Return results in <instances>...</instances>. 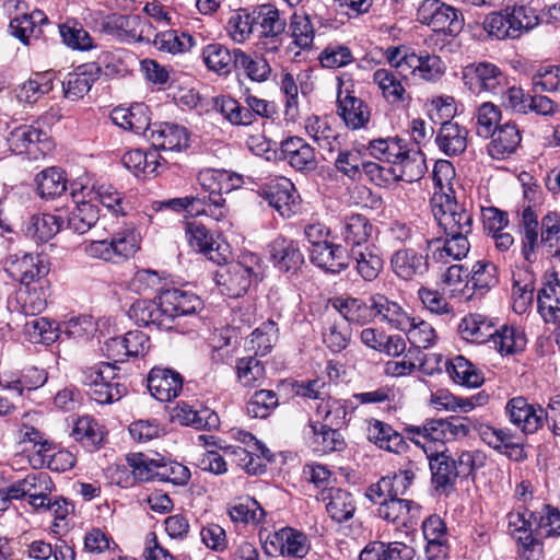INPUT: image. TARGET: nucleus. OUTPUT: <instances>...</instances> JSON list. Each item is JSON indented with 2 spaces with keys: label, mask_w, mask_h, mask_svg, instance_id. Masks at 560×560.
<instances>
[{
  "label": "nucleus",
  "mask_w": 560,
  "mask_h": 560,
  "mask_svg": "<svg viewBox=\"0 0 560 560\" xmlns=\"http://www.w3.org/2000/svg\"><path fill=\"white\" fill-rule=\"evenodd\" d=\"M200 306L201 301L196 294L172 288L163 290L155 300L135 302L129 313L138 325L184 332L182 319L190 317L196 320Z\"/></svg>",
  "instance_id": "1"
},
{
  "label": "nucleus",
  "mask_w": 560,
  "mask_h": 560,
  "mask_svg": "<svg viewBox=\"0 0 560 560\" xmlns=\"http://www.w3.org/2000/svg\"><path fill=\"white\" fill-rule=\"evenodd\" d=\"M432 475V483L436 490L452 489L458 478H468L474 471L485 466L486 456L478 451H460L454 456L448 448L440 443L439 447H424Z\"/></svg>",
  "instance_id": "2"
},
{
  "label": "nucleus",
  "mask_w": 560,
  "mask_h": 560,
  "mask_svg": "<svg viewBox=\"0 0 560 560\" xmlns=\"http://www.w3.org/2000/svg\"><path fill=\"white\" fill-rule=\"evenodd\" d=\"M539 22L535 9L521 4L488 14L483 21V30L497 39H515L535 28Z\"/></svg>",
  "instance_id": "3"
},
{
  "label": "nucleus",
  "mask_w": 560,
  "mask_h": 560,
  "mask_svg": "<svg viewBox=\"0 0 560 560\" xmlns=\"http://www.w3.org/2000/svg\"><path fill=\"white\" fill-rule=\"evenodd\" d=\"M261 271V259L257 254L244 252L236 261L221 267L215 272V281L223 294L240 298L250 288L253 279Z\"/></svg>",
  "instance_id": "4"
},
{
  "label": "nucleus",
  "mask_w": 560,
  "mask_h": 560,
  "mask_svg": "<svg viewBox=\"0 0 560 560\" xmlns=\"http://www.w3.org/2000/svg\"><path fill=\"white\" fill-rule=\"evenodd\" d=\"M431 211L444 234L472 232V214L448 192H433Z\"/></svg>",
  "instance_id": "5"
},
{
  "label": "nucleus",
  "mask_w": 560,
  "mask_h": 560,
  "mask_svg": "<svg viewBox=\"0 0 560 560\" xmlns=\"http://www.w3.org/2000/svg\"><path fill=\"white\" fill-rule=\"evenodd\" d=\"M116 369L113 363L102 362L83 371L82 382L89 387V395L97 404L118 401L126 394L125 386L113 382L117 376Z\"/></svg>",
  "instance_id": "6"
},
{
  "label": "nucleus",
  "mask_w": 560,
  "mask_h": 560,
  "mask_svg": "<svg viewBox=\"0 0 560 560\" xmlns=\"http://www.w3.org/2000/svg\"><path fill=\"white\" fill-rule=\"evenodd\" d=\"M417 20L450 36H456L464 25L462 13L441 0H423L418 7Z\"/></svg>",
  "instance_id": "7"
},
{
  "label": "nucleus",
  "mask_w": 560,
  "mask_h": 560,
  "mask_svg": "<svg viewBox=\"0 0 560 560\" xmlns=\"http://www.w3.org/2000/svg\"><path fill=\"white\" fill-rule=\"evenodd\" d=\"M259 196L283 218H290L299 210L300 196L293 183L287 177H275L259 187Z\"/></svg>",
  "instance_id": "8"
},
{
  "label": "nucleus",
  "mask_w": 560,
  "mask_h": 560,
  "mask_svg": "<svg viewBox=\"0 0 560 560\" xmlns=\"http://www.w3.org/2000/svg\"><path fill=\"white\" fill-rule=\"evenodd\" d=\"M8 143L12 152L26 154L33 160L44 158L52 149V142L47 133L32 125L14 128L8 137Z\"/></svg>",
  "instance_id": "9"
},
{
  "label": "nucleus",
  "mask_w": 560,
  "mask_h": 560,
  "mask_svg": "<svg viewBox=\"0 0 560 560\" xmlns=\"http://www.w3.org/2000/svg\"><path fill=\"white\" fill-rule=\"evenodd\" d=\"M464 84L472 93L500 94L506 85V77L493 63H471L463 70Z\"/></svg>",
  "instance_id": "10"
},
{
  "label": "nucleus",
  "mask_w": 560,
  "mask_h": 560,
  "mask_svg": "<svg viewBox=\"0 0 560 560\" xmlns=\"http://www.w3.org/2000/svg\"><path fill=\"white\" fill-rule=\"evenodd\" d=\"M4 269L9 277L22 285H30L46 280L49 266L40 255L14 254L4 261Z\"/></svg>",
  "instance_id": "11"
},
{
  "label": "nucleus",
  "mask_w": 560,
  "mask_h": 560,
  "mask_svg": "<svg viewBox=\"0 0 560 560\" xmlns=\"http://www.w3.org/2000/svg\"><path fill=\"white\" fill-rule=\"evenodd\" d=\"M102 30L122 42H143L150 39L152 25L136 14H112L102 22Z\"/></svg>",
  "instance_id": "12"
},
{
  "label": "nucleus",
  "mask_w": 560,
  "mask_h": 560,
  "mask_svg": "<svg viewBox=\"0 0 560 560\" xmlns=\"http://www.w3.org/2000/svg\"><path fill=\"white\" fill-rule=\"evenodd\" d=\"M510 422L525 434H534L546 424V415L540 405L529 404L526 398H511L505 405Z\"/></svg>",
  "instance_id": "13"
},
{
  "label": "nucleus",
  "mask_w": 560,
  "mask_h": 560,
  "mask_svg": "<svg viewBox=\"0 0 560 560\" xmlns=\"http://www.w3.org/2000/svg\"><path fill=\"white\" fill-rule=\"evenodd\" d=\"M185 235L189 246L205 255L209 260L219 266L226 262L230 254L228 244H221L213 240L212 235L202 224L196 222L187 223Z\"/></svg>",
  "instance_id": "14"
},
{
  "label": "nucleus",
  "mask_w": 560,
  "mask_h": 560,
  "mask_svg": "<svg viewBox=\"0 0 560 560\" xmlns=\"http://www.w3.org/2000/svg\"><path fill=\"white\" fill-rule=\"evenodd\" d=\"M145 138L156 150L179 152L189 147V133L183 126L173 122H154Z\"/></svg>",
  "instance_id": "15"
},
{
  "label": "nucleus",
  "mask_w": 560,
  "mask_h": 560,
  "mask_svg": "<svg viewBox=\"0 0 560 560\" xmlns=\"http://www.w3.org/2000/svg\"><path fill=\"white\" fill-rule=\"evenodd\" d=\"M517 518L522 522L518 530L537 533L542 537L560 535V512L549 505L539 512L525 510L517 514Z\"/></svg>",
  "instance_id": "16"
},
{
  "label": "nucleus",
  "mask_w": 560,
  "mask_h": 560,
  "mask_svg": "<svg viewBox=\"0 0 560 560\" xmlns=\"http://www.w3.org/2000/svg\"><path fill=\"white\" fill-rule=\"evenodd\" d=\"M538 312L548 324L560 323V278L556 271H547L537 294Z\"/></svg>",
  "instance_id": "17"
},
{
  "label": "nucleus",
  "mask_w": 560,
  "mask_h": 560,
  "mask_svg": "<svg viewBox=\"0 0 560 560\" xmlns=\"http://www.w3.org/2000/svg\"><path fill=\"white\" fill-rule=\"evenodd\" d=\"M183 388L182 375L167 368L155 366L148 375V389L159 401H171Z\"/></svg>",
  "instance_id": "18"
},
{
  "label": "nucleus",
  "mask_w": 560,
  "mask_h": 560,
  "mask_svg": "<svg viewBox=\"0 0 560 560\" xmlns=\"http://www.w3.org/2000/svg\"><path fill=\"white\" fill-rule=\"evenodd\" d=\"M390 267L398 278L411 281L428 271V256L413 248H401L392 255Z\"/></svg>",
  "instance_id": "19"
},
{
  "label": "nucleus",
  "mask_w": 560,
  "mask_h": 560,
  "mask_svg": "<svg viewBox=\"0 0 560 560\" xmlns=\"http://www.w3.org/2000/svg\"><path fill=\"white\" fill-rule=\"evenodd\" d=\"M267 540L272 547V550L267 549L269 553L278 551L282 556L304 558L310 550L306 535L291 527L275 532L268 536Z\"/></svg>",
  "instance_id": "20"
},
{
  "label": "nucleus",
  "mask_w": 560,
  "mask_h": 560,
  "mask_svg": "<svg viewBox=\"0 0 560 560\" xmlns=\"http://www.w3.org/2000/svg\"><path fill=\"white\" fill-rule=\"evenodd\" d=\"M310 259L315 266L332 275L346 270L350 264L347 249L342 245L331 242L312 248Z\"/></svg>",
  "instance_id": "21"
},
{
  "label": "nucleus",
  "mask_w": 560,
  "mask_h": 560,
  "mask_svg": "<svg viewBox=\"0 0 560 560\" xmlns=\"http://www.w3.org/2000/svg\"><path fill=\"white\" fill-rule=\"evenodd\" d=\"M101 67L95 62L79 66L73 72L68 73L62 81L63 94L71 101L83 97L100 79Z\"/></svg>",
  "instance_id": "22"
},
{
  "label": "nucleus",
  "mask_w": 560,
  "mask_h": 560,
  "mask_svg": "<svg viewBox=\"0 0 560 560\" xmlns=\"http://www.w3.org/2000/svg\"><path fill=\"white\" fill-rule=\"evenodd\" d=\"M487 145L492 159L503 160L515 153L522 142V135L514 122H505L495 128Z\"/></svg>",
  "instance_id": "23"
},
{
  "label": "nucleus",
  "mask_w": 560,
  "mask_h": 560,
  "mask_svg": "<svg viewBox=\"0 0 560 560\" xmlns=\"http://www.w3.org/2000/svg\"><path fill=\"white\" fill-rule=\"evenodd\" d=\"M281 152L284 160L296 171L313 172L317 168V159L313 147L300 137H290L282 141Z\"/></svg>",
  "instance_id": "24"
},
{
  "label": "nucleus",
  "mask_w": 560,
  "mask_h": 560,
  "mask_svg": "<svg viewBox=\"0 0 560 560\" xmlns=\"http://www.w3.org/2000/svg\"><path fill=\"white\" fill-rule=\"evenodd\" d=\"M320 500L325 503L329 517L337 523L352 518L357 511L353 495L345 489L326 488L320 492Z\"/></svg>",
  "instance_id": "25"
},
{
  "label": "nucleus",
  "mask_w": 560,
  "mask_h": 560,
  "mask_svg": "<svg viewBox=\"0 0 560 560\" xmlns=\"http://www.w3.org/2000/svg\"><path fill=\"white\" fill-rule=\"evenodd\" d=\"M338 113L347 127L355 130L365 127L370 120L369 106L352 92L339 90L337 96Z\"/></svg>",
  "instance_id": "26"
},
{
  "label": "nucleus",
  "mask_w": 560,
  "mask_h": 560,
  "mask_svg": "<svg viewBox=\"0 0 560 560\" xmlns=\"http://www.w3.org/2000/svg\"><path fill=\"white\" fill-rule=\"evenodd\" d=\"M234 70L248 80L264 83L269 80L272 68L268 60L257 52L248 54L240 48L235 49Z\"/></svg>",
  "instance_id": "27"
},
{
  "label": "nucleus",
  "mask_w": 560,
  "mask_h": 560,
  "mask_svg": "<svg viewBox=\"0 0 560 560\" xmlns=\"http://www.w3.org/2000/svg\"><path fill=\"white\" fill-rule=\"evenodd\" d=\"M445 419H427L421 425H407L404 431L409 440L424 451L425 446L439 447L447 442L445 434Z\"/></svg>",
  "instance_id": "28"
},
{
  "label": "nucleus",
  "mask_w": 560,
  "mask_h": 560,
  "mask_svg": "<svg viewBox=\"0 0 560 560\" xmlns=\"http://www.w3.org/2000/svg\"><path fill=\"white\" fill-rule=\"evenodd\" d=\"M113 122L122 129L135 133L150 132L152 125L148 116V107L142 103H136L130 107H116L112 110Z\"/></svg>",
  "instance_id": "29"
},
{
  "label": "nucleus",
  "mask_w": 560,
  "mask_h": 560,
  "mask_svg": "<svg viewBox=\"0 0 560 560\" xmlns=\"http://www.w3.org/2000/svg\"><path fill=\"white\" fill-rule=\"evenodd\" d=\"M350 255L358 275L365 281L375 280L383 270L382 252L373 244L351 248Z\"/></svg>",
  "instance_id": "30"
},
{
  "label": "nucleus",
  "mask_w": 560,
  "mask_h": 560,
  "mask_svg": "<svg viewBox=\"0 0 560 560\" xmlns=\"http://www.w3.org/2000/svg\"><path fill=\"white\" fill-rule=\"evenodd\" d=\"M269 253L276 267L287 272L298 270L304 262L298 244L283 236H278L270 243Z\"/></svg>",
  "instance_id": "31"
},
{
  "label": "nucleus",
  "mask_w": 560,
  "mask_h": 560,
  "mask_svg": "<svg viewBox=\"0 0 560 560\" xmlns=\"http://www.w3.org/2000/svg\"><path fill=\"white\" fill-rule=\"evenodd\" d=\"M467 140L468 130L452 120L443 121L435 137L436 145L447 156L465 152Z\"/></svg>",
  "instance_id": "32"
},
{
  "label": "nucleus",
  "mask_w": 560,
  "mask_h": 560,
  "mask_svg": "<svg viewBox=\"0 0 560 560\" xmlns=\"http://www.w3.org/2000/svg\"><path fill=\"white\" fill-rule=\"evenodd\" d=\"M377 514L388 523L407 526L411 520L419 516L420 505L411 500L400 498L384 499L378 506Z\"/></svg>",
  "instance_id": "33"
},
{
  "label": "nucleus",
  "mask_w": 560,
  "mask_h": 560,
  "mask_svg": "<svg viewBox=\"0 0 560 560\" xmlns=\"http://www.w3.org/2000/svg\"><path fill=\"white\" fill-rule=\"evenodd\" d=\"M402 78L406 75H399L398 72L385 68H380L373 73V82L381 90L385 101L392 105L410 101L402 84Z\"/></svg>",
  "instance_id": "34"
},
{
  "label": "nucleus",
  "mask_w": 560,
  "mask_h": 560,
  "mask_svg": "<svg viewBox=\"0 0 560 560\" xmlns=\"http://www.w3.org/2000/svg\"><path fill=\"white\" fill-rule=\"evenodd\" d=\"M368 439L380 448L392 453L401 454L408 448V444L401 433L395 431L389 424L372 420L368 429Z\"/></svg>",
  "instance_id": "35"
},
{
  "label": "nucleus",
  "mask_w": 560,
  "mask_h": 560,
  "mask_svg": "<svg viewBox=\"0 0 560 560\" xmlns=\"http://www.w3.org/2000/svg\"><path fill=\"white\" fill-rule=\"evenodd\" d=\"M200 185L209 192L208 197L221 195L243 185V177L228 171L205 170L198 175Z\"/></svg>",
  "instance_id": "36"
},
{
  "label": "nucleus",
  "mask_w": 560,
  "mask_h": 560,
  "mask_svg": "<svg viewBox=\"0 0 560 560\" xmlns=\"http://www.w3.org/2000/svg\"><path fill=\"white\" fill-rule=\"evenodd\" d=\"M79 194L73 192L75 207L70 211L67 218V225L78 234H84L90 231L100 219V210L91 200H80Z\"/></svg>",
  "instance_id": "37"
},
{
  "label": "nucleus",
  "mask_w": 560,
  "mask_h": 560,
  "mask_svg": "<svg viewBox=\"0 0 560 560\" xmlns=\"http://www.w3.org/2000/svg\"><path fill=\"white\" fill-rule=\"evenodd\" d=\"M425 171V159L419 150H408L405 148L401 156L393 164L395 176L407 183L419 180Z\"/></svg>",
  "instance_id": "38"
},
{
  "label": "nucleus",
  "mask_w": 560,
  "mask_h": 560,
  "mask_svg": "<svg viewBox=\"0 0 560 560\" xmlns=\"http://www.w3.org/2000/svg\"><path fill=\"white\" fill-rule=\"evenodd\" d=\"M520 226L523 232L522 238V255L528 262L536 260V249L539 246V234H538V215L529 207H525L521 212Z\"/></svg>",
  "instance_id": "39"
},
{
  "label": "nucleus",
  "mask_w": 560,
  "mask_h": 560,
  "mask_svg": "<svg viewBox=\"0 0 560 560\" xmlns=\"http://www.w3.org/2000/svg\"><path fill=\"white\" fill-rule=\"evenodd\" d=\"M370 302H372L373 315L378 316L392 328L401 330L409 327V315L396 302L389 301L383 294L372 295Z\"/></svg>",
  "instance_id": "40"
},
{
  "label": "nucleus",
  "mask_w": 560,
  "mask_h": 560,
  "mask_svg": "<svg viewBox=\"0 0 560 560\" xmlns=\"http://www.w3.org/2000/svg\"><path fill=\"white\" fill-rule=\"evenodd\" d=\"M495 329L492 322L481 314H469L458 325L462 337L476 343L491 342Z\"/></svg>",
  "instance_id": "41"
},
{
  "label": "nucleus",
  "mask_w": 560,
  "mask_h": 560,
  "mask_svg": "<svg viewBox=\"0 0 560 560\" xmlns=\"http://www.w3.org/2000/svg\"><path fill=\"white\" fill-rule=\"evenodd\" d=\"M81 195L83 198L90 197V200H98L113 215H126L127 202L124 194L118 191L112 185H97L92 188L82 187Z\"/></svg>",
  "instance_id": "42"
},
{
  "label": "nucleus",
  "mask_w": 560,
  "mask_h": 560,
  "mask_svg": "<svg viewBox=\"0 0 560 560\" xmlns=\"http://www.w3.org/2000/svg\"><path fill=\"white\" fill-rule=\"evenodd\" d=\"M201 55L207 68L219 75H228L234 69L235 49L230 50L220 43H211L202 48Z\"/></svg>",
  "instance_id": "43"
},
{
  "label": "nucleus",
  "mask_w": 560,
  "mask_h": 560,
  "mask_svg": "<svg viewBox=\"0 0 560 560\" xmlns=\"http://www.w3.org/2000/svg\"><path fill=\"white\" fill-rule=\"evenodd\" d=\"M373 225L362 214L347 215L340 228V236L351 248L363 246L370 238Z\"/></svg>",
  "instance_id": "44"
},
{
  "label": "nucleus",
  "mask_w": 560,
  "mask_h": 560,
  "mask_svg": "<svg viewBox=\"0 0 560 560\" xmlns=\"http://www.w3.org/2000/svg\"><path fill=\"white\" fill-rule=\"evenodd\" d=\"M174 418L184 425H191L196 429H213L219 424V417L208 408L194 409L186 402H179L174 408Z\"/></svg>",
  "instance_id": "45"
},
{
  "label": "nucleus",
  "mask_w": 560,
  "mask_h": 560,
  "mask_svg": "<svg viewBox=\"0 0 560 560\" xmlns=\"http://www.w3.org/2000/svg\"><path fill=\"white\" fill-rule=\"evenodd\" d=\"M61 223L62 220L58 215L50 213L36 214L26 224L24 233L36 243H46L60 231Z\"/></svg>",
  "instance_id": "46"
},
{
  "label": "nucleus",
  "mask_w": 560,
  "mask_h": 560,
  "mask_svg": "<svg viewBox=\"0 0 560 560\" xmlns=\"http://www.w3.org/2000/svg\"><path fill=\"white\" fill-rule=\"evenodd\" d=\"M331 305L349 323L362 325L373 317L372 302L368 304L358 298H336Z\"/></svg>",
  "instance_id": "47"
},
{
  "label": "nucleus",
  "mask_w": 560,
  "mask_h": 560,
  "mask_svg": "<svg viewBox=\"0 0 560 560\" xmlns=\"http://www.w3.org/2000/svg\"><path fill=\"white\" fill-rule=\"evenodd\" d=\"M18 292V302L21 311L25 315H35L42 313L47 306L48 281L36 282L30 285H23Z\"/></svg>",
  "instance_id": "48"
},
{
  "label": "nucleus",
  "mask_w": 560,
  "mask_h": 560,
  "mask_svg": "<svg viewBox=\"0 0 560 560\" xmlns=\"http://www.w3.org/2000/svg\"><path fill=\"white\" fill-rule=\"evenodd\" d=\"M493 348L502 355L516 354L522 352L527 343L524 331L514 326L504 325L491 339Z\"/></svg>",
  "instance_id": "49"
},
{
  "label": "nucleus",
  "mask_w": 560,
  "mask_h": 560,
  "mask_svg": "<svg viewBox=\"0 0 560 560\" xmlns=\"http://www.w3.org/2000/svg\"><path fill=\"white\" fill-rule=\"evenodd\" d=\"M446 371L455 383L463 386L478 387L485 381L483 374L462 355L452 359L446 366Z\"/></svg>",
  "instance_id": "50"
},
{
  "label": "nucleus",
  "mask_w": 560,
  "mask_h": 560,
  "mask_svg": "<svg viewBox=\"0 0 560 560\" xmlns=\"http://www.w3.org/2000/svg\"><path fill=\"white\" fill-rule=\"evenodd\" d=\"M214 108L233 126H248L254 122V114L247 105H242L231 96L215 97Z\"/></svg>",
  "instance_id": "51"
},
{
  "label": "nucleus",
  "mask_w": 560,
  "mask_h": 560,
  "mask_svg": "<svg viewBox=\"0 0 560 560\" xmlns=\"http://www.w3.org/2000/svg\"><path fill=\"white\" fill-rule=\"evenodd\" d=\"M153 45L160 51L175 55L189 51L196 45V39L189 33L168 30L156 34Z\"/></svg>",
  "instance_id": "52"
},
{
  "label": "nucleus",
  "mask_w": 560,
  "mask_h": 560,
  "mask_svg": "<svg viewBox=\"0 0 560 560\" xmlns=\"http://www.w3.org/2000/svg\"><path fill=\"white\" fill-rule=\"evenodd\" d=\"M71 436L89 451L96 450L103 442L102 427L91 417L79 418L71 430Z\"/></svg>",
  "instance_id": "53"
},
{
  "label": "nucleus",
  "mask_w": 560,
  "mask_h": 560,
  "mask_svg": "<svg viewBox=\"0 0 560 560\" xmlns=\"http://www.w3.org/2000/svg\"><path fill=\"white\" fill-rule=\"evenodd\" d=\"M408 72L425 81H435L444 73V63L439 56L411 52Z\"/></svg>",
  "instance_id": "54"
},
{
  "label": "nucleus",
  "mask_w": 560,
  "mask_h": 560,
  "mask_svg": "<svg viewBox=\"0 0 560 560\" xmlns=\"http://www.w3.org/2000/svg\"><path fill=\"white\" fill-rule=\"evenodd\" d=\"M36 189L43 198H55L67 189V179L58 167L43 170L35 178Z\"/></svg>",
  "instance_id": "55"
},
{
  "label": "nucleus",
  "mask_w": 560,
  "mask_h": 560,
  "mask_svg": "<svg viewBox=\"0 0 560 560\" xmlns=\"http://www.w3.org/2000/svg\"><path fill=\"white\" fill-rule=\"evenodd\" d=\"M122 164L136 175H155L160 166L156 151L144 152L140 149L130 150L122 155Z\"/></svg>",
  "instance_id": "56"
},
{
  "label": "nucleus",
  "mask_w": 560,
  "mask_h": 560,
  "mask_svg": "<svg viewBox=\"0 0 560 560\" xmlns=\"http://www.w3.org/2000/svg\"><path fill=\"white\" fill-rule=\"evenodd\" d=\"M278 338V324L273 319H268L250 334L249 350H253L255 355H266L275 347Z\"/></svg>",
  "instance_id": "57"
},
{
  "label": "nucleus",
  "mask_w": 560,
  "mask_h": 560,
  "mask_svg": "<svg viewBox=\"0 0 560 560\" xmlns=\"http://www.w3.org/2000/svg\"><path fill=\"white\" fill-rule=\"evenodd\" d=\"M24 332L31 342L45 345L57 341L60 335L59 325L46 317L27 320L24 325Z\"/></svg>",
  "instance_id": "58"
},
{
  "label": "nucleus",
  "mask_w": 560,
  "mask_h": 560,
  "mask_svg": "<svg viewBox=\"0 0 560 560\" xmlns=\"http://www.w3.org/2000/svg\"><path fill=\"white\" fill-rule=\"evenodd\" d=\"M470 234L465 232L445 234L443 246L438 248L432 255L433 260L444 261L445 257H451L454 260L465 258L470 249V242L468 240Z\"/></svg>",
  "instance_id": "59"
},
{
  "label": "nucleus",
  "mask_w": 560,
  "mask_h": 560,
  "mask_svg": "<svg viewBox=\"0 0 560 560\" xmlns=\"http://www.w3.org/2000/svg\"><path fill=\"white\" fill-rule=\"evenodd\" d=\"M133 477L140 481L158 480L156 471L160 469L161 455L132 453L127 456Z\"/></svg>",
  "instance_id": "60"
},
{
  "label": "nucleus",
  "mask_w": 560,
  "mask_h": 560,
  "mask_svg": "<svg viewBox=\"0 0 560 560\" xmlns=\"http://www.w3.org/2000/svg\"><path fill=\"white\" fill-rule=\"evenodd\" d=\"M306 132L323 150L332 153L338 149V136L325 119L310 117L305 125Z\"/></svg>",
  "instance_id": "61"
},
{
  "label": "nucleus",
  "mask_w": 560,
  "mask_h": 560,
  "mask_svg": "<svg viewBox=\"0 0 560 560\" xmlns=\"http://www.w3.org/2000/svg\"><path fill=\"white\" fill-rule=\"evenodd\" d=\"M229 515L234 523L259 524L266 513L260 504L253 498L244 501H234L228 508Z\"/></svg>",
  "instance_id": "62"
},
{
  "label": "nucleus",
  "mask_w": 560,
  "mask_h": 560,
  "mask_svg": "<svg viewBox=\"0 0 560 560\" xmlns=\"http://www.w3.org/2000/svg\"><path fill=\"white\" fill-rule=\"evenodd\" d=\"M110 240L116 264L129 259L140 248V234L133 228L116 232Z\"/></svg>",
  "instance_id": "63"
},
{
  "label": "nucleus",
  "mask_w": 560,
  "mask_h": 560,
  "mask_svg": "<svg viewBox=\"0 0 560 560\" xmlns=\"http://www.w3.org/2000/svg\"><path fill=\"white\" fill-rule=\"evenodd\" d=\"M532 85L536 93L560 92V65H539L532 74Z\"/></svg>",
  "instance_id": "64"
}]
</instances>
